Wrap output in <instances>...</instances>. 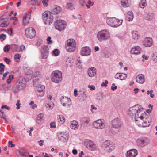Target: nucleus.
<instances>
[{
	"label": "nucleus",
	"instance_id": "f257e3e1",
	"mask_svg": "<svg viewBox=\"0 0 157 157\" xmlns=\"http://www.w3.org/2000/svg\"><path fill=\"white\" fill-rule=\"evenodd\" d=\"M143 109L138 104L130 107L127 113L129 116L135 118V120L136 122L138 121L139 118L143 112Z\"/></svg>",
	"mask_w": 157,
	"mask_h": 157
},
{
	"label": "nucleus",
	"instance_id": "f03ea898",
	"mask_svg": "<svg viewBox=\"0 0 157 157\" xmlns=\"http://www.w3.org/2000/svg\"><path fill=\"white\" fill-rule=\"evenodd\" d=\"M26 86V79L23 77L20 78L12 88L13 92L17 93L19 91L24 90Z\"/></svg>",
	"mask_w": 157,
	"mask_h": 157
},
{
	"label": "nucleus",
	"instance_id": "7ed1b4c3",
	"mask_svg": "<svg viewBox=\"0 0 157 157\" xmlns=\"http://www.w3.org/2000/svg\"><path fill=\"white\" fill-rule=\"evenodd\" d=\"M110 37V33L108 29H104L98 32L97 38L100 42L107 40Z\"/></svg>",
	"mask_w": 157,
	"mask_h": 157
},
{
	"label": "nucleus",
	"instance_id": "20e7f679",
	"mask_svg": "<svg viewBox=\"0 0 157 157\" xmlns=\"http://www.w3.org/2000/svg\"><path fill=\"white\" fill-rule=\"evenodd\" d=\"M102 149L105 151L110 152L113 150L115 147L114 144L110 140H106L102 144Z\"/></svg>",
	"mask_w": 157,
	"mask_h": 157
},
{
	"label": "nucleus",
	"instance_id": "39448f33",
	"mask_svg": "<svg viewBox=\"0 0 157 157\" xmlns=\"http://www.w3.org/2000/svg\"><path fill=\"white\" fill-rule=\"evenodd\" d=\"M36 79L33 81V85L35 87H38V91L36 93L37 95L39 96L42 97L44 95V92L43 90L45 88L44 86L41 85L40 82Z\"/></svg>",
	"mask_w": 157,
	"mask_h": 157
},
{
	"label": "nucleus",
	"instance_id": "423d86ee",
	"mask_svg": "<svg viewBox=\"0 0 157 157\" xmlns=\"http://www.w3.org/2000/svg\"><path fill=\"white\" fill-rule=\"evenodd\" d=\"M42 18L44 23L47 25H50L52 22L53 17L50 12L44 13L42 15Z\"/></svg>",
	"mask_w": 157,
	"mask_h": 157
},
{
	"label": "nucleus",
	"instance_id": "0eeeda50",
	"mask_svg": "<svg viewBox=\"0 0 157 157\" xmlns=\"http://www.w3.org/2000/svg\"><path fill=\"white\" fill-rule=\"evenodd\" d=\"M62 74L59 71H56L52 72V74L51 79L52 82L56 83L61 81Z\"/></svg>",
	"mask_w": 157,
	"mask_h": 157
},
{
	"label": "nucleus",
	"instance_id": "6e6552de",
	"mask_svg": "<svg viewBox=\"0 0 157 157\" xmlns=\"http://www.w3.org/2000/svg\"><path fill=\"white\" fill-rule=\"evenodd\" d=\"M55 28L59 31H61L66 26V22L63 20H57L54 22Z\"/></svg>",
	"mask_w": 157,
	"mask_h": 157
},
{
	"label": "nucleus",
	"instance_id": "1a4fd4ad",
	"mask_svg": "<svg viewBox=\"0 0 157 157\" xmlns=\"http://www.w3.org/2000/svg\"><path fill=\"white\" fill-rule=\"evenodd\" d=\"M25 34L28 37L32 38L36 36V31L32 27L28 28L25 30Z\"/></svg>",
	"mask_w": 157,
	"mask_h": 157
},
{
	"label": "nucleus",
	"instance_id": "9d476101",
	"mask_svg": "<svg viewBox=\"0 0 157 157\" xmlns=\"http://www.w3.org/2000/svg\"><path fill=\"white\" fill-rule=\"evenodd\" d=\"M140 118H139L138 121L136 122L137 124L139 126H141L142 127H147L149 126L151 124V122L148 121H144L142 120L143 118V115H141L140 116Z\"/></svg>",
	"mask_w": 157,
	"mask_h": 157
},
{
	"label": "nucleus",
	"instance_id": "9b49d317",
	"mask_svg": "<svg viewBox=\"0 0 157 157\" xmlns=\"http://www.w3.org/2000/svg\"><path fill=\"white\" fill-rule=\"evenodd\" d=\"M84 143L86 147L89 150L94 151L96 149V146L92 141L89 140H86L85 141Z\"/></svg>",
	"mask_w": 157,
	"mask_h": 157
},
{
	"label": "nucleus",
	"instance_id": "f8f14e48",
	"mask_svg": "<svg viewBox=\"0 0 157 157\" xmlns=\"http://www.w3.org/2000/svg\"><path fill=\"white\" fill-rule=\"evenodd\" d=\"M136 143L138 146L142 147L147 145L148 142L146 138L141 137L137 140Z\"/></svg>",
	"mask_w": 157,
	"mask_h": 157
},
{
	"label": "nucleus",
	"instance_id": "ddd939ff",
	"mask_svg": "<svg viewBox=\"0 0 157 157\" xmlns=\"http://www.w3.org/2000/svg\"><path fill=\"white\" fill-rule=\"evenodd\" d=\"M93 125L94 128L97 129H102L105 126V124L101 119H98L94 121Z\"/></svg>",
	"mask_w": 157,
	"mask_h": 157
},
{
	"label": "nucleus",
	"instance_id": "4468645a",
	"mask_svg": "<svg viewBox=\"0 0 157 157\" xmlns=\"http://www.w3.org/2000/svg\"><path fill=\"white\" fill-rule=\"evenodd\" d=\"M48 48L47 45H44L41 47V50L42 57L43 59L47 58L49 54Z\"/></svg>",
	"mask_w": 157,
	"mask_h": 157
},
{
	"label": "nucleus",
	"instance_id": "2eb2a0df",
	"mask_svg": "<svg viewBox=\"0 0 157 157\" xmlns=\"http://www.w3.org/2000/svg\"><path fill=\"white\" fill-rule=\"evenodd\" d=\"M111 123L112 126L115 128L119 129L121 127V123L118 118L113 120L111 121Z\"/></svg>",
	"mask_w": 157,
	"mask_h": 157
},
{
	"label": "nucleus",
	"instance_id": "dca6fc26",
	"mask_svg": "<svg viewBox=\"0 0 157 157\" xmlns=\"http://www.w3.org/2000/svg\"><path fill=\"white\" fill-rule=\"evenodd\" d=\"M91 52V50L88 46H86L83 47L81 51V55L82 56H88L89 55Z\"/></svg>",
	"mask_w": 157,
	"mask_h": 157
},
{
	"label": "nucleus",
	"instance_id": "f3484780",
	"mask_svg": "<svg viewBox=\"0 0 157 157\" xmlns=\"http://www.w3.org/2000/svg\"><path fill=\"white\" fill-rule=\"evenodd\" d=\"M60 101L63 106H69L70 105L69 103L71 101L70 99L67 97L62 96L60 98Z\"/></svg>",
	"mask_w": 157,
	"mask_h": 157
},
{
	"label": "nucleus",
	"instance_id": "a211bd4d",
	"mask_svg": "<svg viewBox=\"0 0 157 157\" xmlns=\"http://www.w3.org/2000/svg\"><path fill=\"white\" fill-rule=\"evenodd\" d=\"M126 157H136L138 155L137 151L135 149L129 150L126 154Z\"/></svg>",
	"mask_w": 157,
	"mask_h": 157
},
{
	"label": "nucleus",
	"instance_id": "6ab92c4d",
	"mask_svg": "<svg viewBox=\"0 0 157 157\" xmlns=\"http://www.w3.org/2000/svg\"><path fill=\"white\" fill-rule=\"evenodd\" d=\"M141 51V49L139 46H136L132 48L131 52L132 54L138 55L140 54Z\"/></svg>",
	"mask_w": 157,
	"mask_h": 157
},
{
	"label": "nucleus",
	"instance_id": "aec40b11",
	"mask_svg": "<svg viewBox=\"0 0 157 157\" xmlns=\"http://www.w3.org/2000/svg\"><path fill=\"white\" fill-rule=\"evenodd\" d=\"M136 79V82L140 84L143 83L145 81L144 76L142 74H140L138 75Z\"/></svg>",
	"mask_w": 157,
	"mask_h": 157
},
{
	"label": "nucleus",
	"instance_id": "412c9836",
	"mask_svg": "<svg viewBox=\"0 0 157 157\" xmlns=\"http://www.w3.org/2000/svg\"><path fill=\"white\" fill-rule=\"evenodd\" d=\"M127 76V74L117 73L115 75V78L117 79L123 80L126 79Z\"/></svg>",
	"mask_w": 157,
	"mask_h": 157
},
{
	"label": "nucleus",
	"instance_id": "4be33fe9",
	"mask_svg": "<svg viewBox=\"0 0 157 157\" xmlns=\"http://www.w3.org/2000/svg\"><path fill=\"white\" fill-rule=\"evenodd\" d=\"M152 44V40L150 38H145L143 41V44L146 47H150Z\"/></svg>",
	"mask_w": 157,
	"mask_h": 157
},
{
	"label": "nucleus",
	"instance_id": "5701e85b",
	"mask_svg": "<svg viewBox=\"0 0 157 157\" xmlns=\"http://www.w3.org/2000/svg\"><path fill=\"white\" fill-rule=\"evenodd\" d=\"M96 74V68L94 67H91L88 69V74L91 77H94Z\"/></svg>",
	"mask_w": 157,
	"mask_h": 157
},
{
	"label": "nucleus",
	"instance_id": "b1692460",
	"mask_svg": "<svg viewBox=\"0 0 157 157\" xmlns=\"http://www.w3.org/2000/svg\"><path fill=\"white\" fill-rule=\"evenodd\" d=\"M131 4V2L130 0H121V6L124 8L130 7Z\"/></svg>",
	"mask_w": 157,
	"mask_h": 157
},
{
	"label": "nucleus",
	"instance_id": "393cba45",
	"mask_svg": "<svg viewBox=\"0 0 157 157\" xmlns=\"http://www.w3.org/2000/svg\"><path fill=\"white\" fill-rule=\"evenodd\" d=\"M31 18L30 13H26L23 17V24L24 25H27L29 22L30 19Z\"/></svg>",
	"mask_w": 157,
	"mask_h": 157
},
{
	"label": "nucleus",
	"instance_id": "a878e982",
	"mask_svg": "<svg viewBox=\"0 0 157 157\" xmlns=\"http://www.w3.org/2000/svg\"><path fill=\"white\" fill-rule=\"evenodd\" d=\"M68 136L69 135L67 134L61 133L59 135L58 138L60 141L63 142H66L68 140Z\"/></svg>",
	"mask_w": 157,
	"mask_h": 157
},
{
	"label": "nucleus",
	"instance_id": "bb28decb",
	"mask_svg": "<svg viewBox=\"0 0 157 157\" xmlns=\"http://www.w3.org/2000/svg\"><path fill=\"white\" fill-rule=\"evenodd\" d=\"M123 20H119L118 19H117L115 17V20H114L113 25L114 26H112L113 27H117L120 25H121L122 23Z\"/></svg>",
	"mask_w": 157,
	"mask_h": 157
},
{
	"label": "nucleus",
	"instance_id": "cd10ccee",
	"mask_svg": "<svg viewBox=\"0 0 157 157\" xmlns=\"http://www.w3.org/2000/svg\"><path fill=\"white\" fill-rule=\"evenodd\" d=\"M62 9L61 7L59 6H57L55 7L52 10V12L51 13V14L52 15L53 14H57L59 13H60Z\"/></svg>",
	"mask_w": 157,
	"mask_h": 157
},
{
	"label": "nucleus",
	"instance_id": "c85d7f7f",
	"mask_svg": "<svg viewBox=\"0 0 157 157\" xmlns=\"http://www.w3.org/2000/svg\"><path fill=\"white\" fill-rule=\"evenodd\" d=\"M76 47V45L73 44L72 45L66 46V49L68 52H71L75 50Z\"/></svg>",
	"mask_w": 157,
	"mask_h": 157
},
{
	"label": "nucleus",
	"instance_id": "c756f323",
	"mask_svg": "<svg viewBox=\"0 0 157 157\" xmlns=\"http://www.w3.org/2000/svg\"><path fill=\"white\" fill-rule=\"evenodd\" d=\"M141 114L142 115H143V119H142V120H143V121H148L149 122H151V117H146V114L145 112H144V113H143L142 112L141 114Z\"/></svg>",
	"mask_w": 157,
	"mask_h": 157
},
{
	"label": "nucleus",
	"instance_id": "7c9ffc66",
	"mask_svg": "<svg viewBox=\"0 0 157 157\" xmlns=\"http://www.w3.org/2000/svg\"><path fill=\"white\" fill-rule=\"evenodd\" d=\"M43 115L42 113L39 114L37 117L36 122L39 124H42L43 122Z\"/></svg>",
	"mask_w": 157,
	"mask_h": 157
},
{
	"label": "nucleus",
	"instance_id": "2f4dec72",
	"mask_svg": "<svg viewBox=\"0 0 157 157\" xmlns=\"http://www.w3.org/2000/svg\"><path fill=\"white\" fill-rule=\"evenodd\" d=\"M79 125L77 122L75 121H72L71 124V128L73 129H76L78 128Z\"/></svg>",
	"mask_w": 157,
	"mask_h": 157
},
{
	"label": "nucleus",
	"instance_id": "473e14b6",
	"mask_svg": "<svg viewBox=\"0 0 157 157\" xmlns=\"http://www.w3.org/2000/svg\"><path fill=\"white\" fill-rule=\"evenodd\" d=\"M132 37L134 40H136L139 37V33L137 31H133L132 32Z\"/></svg>",
	"mask_w": 157,
	"mask_h": 157
},
{
	"label": "nucleus",
	"instance_id": "72a5a7b5",
	"mask_svg": "<svg viewBox=\"0 0 157 157\" xmlns=\"http://www.w3.org/2000/svg\"><path fill=\"white\" fill-rule=\"evenodd\" d=\"M115 20V17H108L106 20V21L107 24L110 26L112 27V26H114L113 23L114 20Z\"/></svg>",
	"mask_w": 157,
	"mask_h": 157
},
{
	"label": "nucleus",
	"instance_id": "f704fd0d",
	"mask_svg": "<svg viewBox=\"0 0 157 157\" xmlns=\"http://www.w3.org/2000/svg\"><path fill=\"white\" fill-rule=\"evenodd\" d=\"M5 20V19L3 18H0V21L2 23L0 25V26L2 27H4L7 26L9 23H8L6 21L4 20Z\"/></svg>",
	"mask_w": 157,
	"mask_h": 157
},
{
	"label": "nucleus",
	"instance_id": "c9c22d12",
	"mask_svg": "<svg viewBox=\"0 0 157 157\" xmlns=\"http://www.w3.org/2000/svg\"><path fill=\"white\" fill-rule=\"evenodd\" d=\"M127 14V18L128 20L129 21H132L134 17V15L133 12L131 11H129L128 12Z\"/></svg>",
	"mask_w": 157,
	"mask_h": 157
},
{
	"label": "nucleus",
	"instance_id": "e433bc0d",
	"mask_svg": "<svg viewBox=\"0 0 157 157\" xmlns=\"http://www.w3.org/2000/svg\"><path fill=\"white\" fill-rule=\"evenodd\" d=\"M73 44L76 45L75 40L73 39H70L67 41V44H66V46L72 45Z\"/></svg>",
	"mask_w": 157,
	"mask_h": 157
},
{
	"label": "nucleus",
	"instance_id": "4c0bfd02",
	"mask_svg": "<svg viewBox=\"0 0 157 157\" xmlns=\"http://www.w3.org/2000/svg\"><path fill=\"white\" fill-rule=\"evenodd\" d=\"M103 93L102 91H100L96 94V99L100 100L103 99Z\"/></svg>",
	"mask_w": 157,
	"mask_h": 157
},
{
	"label": "nucleus",
	"instance_id": "58836bf2",
	"mask_svg": "<svg viewBox=\"0 0 157 157\" xmlns=\"http://www.w3.org/2000/svg\"><path fill=\"white\" fill-rule=\"evenodd\" d=\"M40 75V71H36L34 74L33 81L35 79H36V80H37L38 79L40 81V80L38 78V76Z\"/></svg>",
	"mask_w": 157,
	"mask_h": 157
},
{
	"label": "nucleus",
	"instance_id": "ea45409f",
	"mask_svg": "<svg viewBox=\"0 0 157 157\" xmlns=\"http://www.w3.org/2000/svg\"><path fill=\"white\" fill-rule=\"evenodd\" d=\"M66 7L67 9L71 10H72L75 9L72 4L71 3H67Z\"/></svg>",
	"mask_w": 157,
	"mask_h": 157
},
{
	"label": "nucleus",
	"instance_id": "a19ab883",
	"mask_svg": "<svg viewBox=\"0 0 157 157\" xmlns=\"http://www.w3.org/2000/svg\"><path fill=\"white\" fill-rule=\"evenodd\" d=\"M18 151L21 156H25V150L24 148H19Z\"/></svg>",
	"mask_w": 157,
	"mask_h": 157
},
{
	"label": "nucleus",
	"instance_id": "79ce46f5",
	"mask_svg": "<svg viewBox=\"0 0 157 157\" xmlns=\"http://www.w3.org/2000/svg\"><path fill=\"white\" fill-rule=\"evenodd\" d=\"M147 5L146 0H141L140 3L139 4V6L142 8H144Z\"/></svg>",
	"mask_w": 157,
	"mask_h": 157
},
{
	"label": "nucleus",
	"instance_id": "37998d69",
	"mask_svg": "<svg viewBox=\"0 0 157 157\" xmlns=\"http://www.w3.org/2000/svg\"><path fill=\"white\" fill-rule=\"evenodd\" d=\"M5 67V65L3 63H0V75H2L3 74Z\"/></svg>",
	"mask_w": 157,
	"mask_h": 157
},
{
	"label": "nucleus",
	"instance_id": "c03bdc74",
	"mask_svg": "<svg viewBox=\"0 0 157 157\" xmlns=\"http://www.w3.org/2000/svg\"><path fill=\"white\" fill-rule=\"evenodd\" d=\"M54 105L53 102H51L49 103H48L46 105V106L47 108H48L50 109L53 108Z\"/></svg>",
	"mask_w": 157,
	"mask_h": 157
},
{
	"label": "nucleus",
	"instance_id": "a18cd8bd",
	"mask_svg": "<svg viewBox=\"0 0 157 157\" xmlns=\"http://www.w3.org/2000/svg\"><path fill=\"white\" fill-rule=\"evenodd\" d=\"M153 18V15L152 14L149 13L147 14L145 17L147 20L149 21L151 20Z\"/></svg>",
	"mask_w": 157,
	"mask_h": 157
},
{
	"label": "nucleus",
	"instance_id": "49530a36",
	"mask_svg": "<svg viewBox=\"0 0 157 157\" xmlns=\"http://www.w3.org/2000/svg\"><path fill=\"white\" fill-rule=\"evenodd\" d=\"M10 48V45H6L4 48L3 50L5 52H7Z\"/></svg>",
	"mask_w": 157,
	"mask_h": 157
},
{
	"label": "nucleus",
	"instance_id": "de8ad7c7",
	"mask_svg": "<svg viewBox=\"0 0 157 157\" xmlns=\"http://www.w3.org/2000/svg\"><path fill=\"white\" fill-rule=\"evenodd\" d=\"M53 53L55 56H58L60 53V52L59 50L56 49H54L52 51Z\"/></svg>",
	"mask_w": 157,
	"mask_h": 157
},
{
	"label": "nucleus",
	"instance_id": "09e8293b",
	"mask_svg": "<svg viewBox=\"0 0 157 157\" xmlns=\"http://www.w3.org/2000/svg\"><path fill=\"white\" fill-rule=\"evenodd\" d=\"M6 38V36L5 34H2L0 35V39L1 41L4 40Z\"/></svg>",
	"mask_w": 157,
	"mask_h": 157
},
{
	"label": "nucleus",
	"instance_id": "8fccbe9b",
	"mask_svg": "<svg viewBox=\"0 0 157 157\" xmlns=\"http://www.w3.org/2000/svg\"><path fill=\"white\" fill-rule=\"evenodd\" d=\"M2 87L5 90H7L8 89V85L6 83L3 84L2 85Z\"/></svg>",
	"mask_w": 157,
	"mask_h": 157
},
{
	"label": "nucleus",
	"instance_id": "3c124183",
	"mask_svg": "<svg viewBox=\"0 0 157 157\" xmlns=\"http://www.w3.org/2000/svg\"><path fill=\"white\" fill-rule=\"evenodd\" d=\"M48 0H43L42 2L43 3V4L44 6L47 7L48 6Z\"/></svg>",
	"mask_w": 157,
	"mask_h": 157
},
{
	"label": "nucleus",
	"instance_id": "603ef678",
	"mask_svg": "<svg viewBox=\"0 0 157 157\" xmlns=\"http://www.w3.org/2000/svg\"><path fill=\"white\" fill-rule=\"evenodd\" d=\"M20 101L19 100H18L17 101V103L16 104V105L17 106L16 108L17 109H19L20 108V105L21 104L20 103Z\"/></svg>",
	"mask_w": 157,
	"mask_h": 157
},
{
	"label": "nucleus",
	"instance_id": "864d4df0",
	"mask_svg": "<svg viewBox=\"0 0 157 157\" xmlns=\"http://www.w3.org/2000/svg\"><path fill=\"white\" fill-rule=\"evenodd\" d=\"M21 55L19 54H16L14 56V59L15 60H17V59H19L20 57H21Z\"/></svg>",
	"mask_w": 157,
	"mask_h": 157
},
{
	"label": "nucleus",
	"instance_id": "5fc2aeb1",
	"mask_svg": "<svg viewBox=\"0 0 157 157\" xmlns=\"http://www.w3.org/2000/svg\"><path fill=\"white\" fill-rule=\"evenodd\" d=\"M82 120L84 122V123L86 124H88L89 123L90 121V120L89 118H84Z\"/></svg>",
	"mask_w": 157,
	"mask_h": 157
},
{
	"label": "nucleus",
	"instance_id": "6e6d98bb",
	"mask_svg": "<svg viewBox=\"0 0 157 157\" xmlns=\"http://www.w3.org/2000/svg\"><path fill=\"white\" fill-rule=\"evenodd\" d=\"M108 81L107 80H105V82H102L101 84V86L102 87L105 86L106 87L107 85V84L108 83Z\"/></svg>",
	"mask_w": 157,
	"mask_h": 157
},
{
	"label": "nucleus",
	"instance_id": "4d7b16f0",
	"mask_svg": "<svg viewBox=\"0 0 157 157\" xmlns=\"http://www.w3.org/2000/svg\"><path fill=\"white\" fill-rule=\"evenodd\" d=\"M115 84L113 83L112 84V86L111 87V89L113 91H114L117 88V86H115Z\"/></svg>",
	"mask_w": 157,
	"mask_h": 157
},
{
	"label": "nucleus",
	"instance_id": "13d9d810",
	"mask_svg": "<svg viewBox=\"0 0 157 157\" xmlns=\"http://www.w3.org/2000/svg\"><path fill=\"white\" fill-rule=\"evenodd\" d=\"M153 57L154 61L155 62H157V53H154Z\"/></svg>",
	"mask_w": 157,
	"mask_h": 157
},
{
	"label": "nucleus",
	"instance_id": "bf43d9fd",
	"mask_svg": "<svg viewBox=\"0 0 157 157\" xmlns=\"http://www.w3.org/2000/svg\"><path fill=\"white\" fill-rule=\"evenodd\" d=\"M50 127L51 128H56V126L55 125V122H52L50 123Z\"/></svg>",
	"mask_w": 157,
	"mask_h": 157
},
{
	"label": "nucleus",
	"instance_id": "052dcab7",
	"mask_svg": "<svg viewBox=\"0 0 157 157\" xmlns=\"http://www.w3.org/2000/svg\"><path fill=\"white\" fill-rule=\"evenodd\" d=\"M13 141H9L8 142L9 146L11 147H13L15 146V145L13 144Z\"/></svg>",
	"mask_w": 157,
	"mask_h": 157
},
{
	"label": "nucleus",
	"instance_id": "680f3d73",
	"mask_svg": "<svg viewBox=\"0 0 157 157\" xmlns=\"http://www.w3.org/2000/svg\"><path fill=\"white\" fill-rule=\"evenodd\" d=\"M12 28H10V29H7V33L10 35L11 36L12 33Z\"/></svg>",
	"mask_w": 157,
	"mask_h": 157
},
{
	"label": "nucleus",
	"instance_id": "e2e57ef3",
	"mask_svg": "<svg viewBox=\"0 0 157 157\" xmlns=\"http://www.w3.org/2000/svg\"><path fill=\"white\" fill-rule=\"evenodd\" d=\"M4 60L5 62L8 64H9L11 62V60L7 57L5 58Z\"/></svg>",
	"mask_w": 157,
	"mask_h": 157
},
{
	"label": "nucleus",
	"instance_id": "0e129e2a",
	"mask_svg": "<svg viewBox=\"0 0 157 157\" xmlns=\"http://www.w3.org/2000/svg\"><path fill=\"white\" fill-rule=\"evenodd\" d=\"M79 1L81 5L82 6H83L85 3V0H79Z\"/></svg>",
	"mask_w": 157,
	"mask_h": 157
},
{
	"label": "nucleus",
	"instance_id": "69168bd1",
	"mask_svg": "<svg viewBox=\"0 0 157 157\" xmlns=\"http://www.w3.org/2000/svg\"><path fill=\"white\" fill-rule=\"evenodd\" d=\"M88 87L91 90H93L95 89V87L93 85H89Z\"/></svg>",
	"mask_w": 157,
	"mask_h": 157
},
{
	"label": "nucleus",
	"instance_id": "338daca9",
	"mask_svg": "<svg viewBox=\"0 0 157 157\" xmlns=\"http://www.w3.org/2000/svg\"><path fill=\"white\" fill-rule=\"evenodd\" d=\"M1 108L2 109L5 108L7 110H9L10 109V107L9 106H7L6 105H3L2 106Z\"/></svg>",
	"mask_w": 157,
	"mask_h": 157
},
{
	"label": "nucleus",
	"instance_id": "774afa93",
	"mask_svg": "<svg viewBox=\"0 0 157 157\" xmlns=\"http://www.w3.org/2000/svg\"><path fill=\"white\" fill-rule=\"evenodd\" d=\"M25 48V47L24 46L22 45H21L20 47V51H21L24 50Z\"/></svg>",
	"mask_w": 157,
	"mask_h": 157
}]
</instances>
